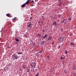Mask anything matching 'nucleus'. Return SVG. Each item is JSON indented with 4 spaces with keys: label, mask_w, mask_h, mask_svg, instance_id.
Returning <instances> with one entry per match:
<instances>
[{
    "label": "nucleus",
    "mask_w": 76,
    "mask_h": 76,
    "mask_svg": "<svg viewBox=\"0 0 76 76\" xmlns=\"http://www.w3.org/2000/svg\"><path fill=\"white\" fill-rule=\"evenodd\" d=\"M62 0H58V2H60V1H61Z\"/></svg>",
    "instance_id": "393cba45"
},
{
    "label": "nucleus",
    "mask_w": 76,
    "mask_h": 76,
    "mask_svg": "<svg viewBox=\"0 0 76 76\" xmlns=\"http://www.w3.org/2000/svg\"><path fill=\"white\" fill-rule=\"evenodd\" d=\"M31 66H32V67H33L34 66H33V65H32V64H31Z\"/></svg>",
    "instance_id": "7c9ffc66"
},
{
    "label": "nucleus",
    "mask_w": 76,
    "mask_h": 76,
    "mask_svg": "<svg viewBox=\"0 0 76 76\" xmlns=\"http://www.w3.org/2000/svg\"><path fill=\"white\" fill-rule=\"evenodd\" d=\"M38 35L39 36V37H41V35L40 34H38Z\"/></svg>",
    "instance_id": "dca6fc26"
},
{
    "label": "nucleus",
    "mask_w": 76,
    "mask_h": 76,
    "mask_svg": "<svg viewBox=\"0 0 76 76\" xmlns=\"http://www.w3.org/2000/svg\"><path fill=\"white\" fill-rule=\"evenodd\" d=\"M12 56H13V57H14V58L15 59H16V60H17V59H18V55L15 54H14Z\"/></svg>",
    "instance_id": "f03ea898"
},
{
    "label": "nucleus",
    "mask_w": 76,
    "mask_h": 76,
    "mask_svg": "<svg viewBox=\"0 0 76 76\" xmlns=\"http://www.w3.org/2000/svg\"><path fill=\"white\" fill-rule=\"evenodd\" d=\"M6 15L7 16H8V17H9L10 18V15L9 14H6Z\"/></svg>",
    "instance_id": "f8f14e48"
},
{
    "label": "nucleus",
    "mask_w": 76,
    "mask_h": 76,
    "mask_svg": "<svg viewBox=\"0 0 76 76\" xmlns=\"http://www.w3.org/2000/svg\"><path fill=\"white\" fill-rule=\"evenodd\" d=\"M19 55V54H23V53H22V52H21L20 53H17Z\"/></svg>",
    "instance_id": "9d476101"
},
{
    "label": "nucleus",
    "mask_w": 76,
    "mask_h": 76,
    "mask_svg": "<svg viewBox=\"0 0 76 76\" xmlns=\"http://www.w3.org/2000/svg\"><path fill=\"white\" fill-rule=\"evenodd\" d=\"M59 41L60 42H62L63 41V37H61Z\"/></svg>",
    "instance_id": "39448f33"
},
{
    "label": "nucleus",
    "mask_w": 76,
    "mask_h": 76,
    "mask_svg": "<svg viewBox=\"0 0 76 76\" xmlns=\"http://www.w3.org/2000/svg\"><path fill=\"white\" fill-rule=\"evenodd\" d=\"M27 72H29V70H28Z\"/></svg>",
    "instance_id": "c9c22d12"
},
{
    "label": "nucleus",
    "mask_w": 76,
    "mask_h": 76,
    "mask_svg": "<svg viewBox=\"0 0 76 76\" xmlns=\"http://www.w3.org/2000/svg\"><path fill=\"white\" fill-rule=\"evenodd\" d=\"M45 38H46V37H45H45H43V38H44V39H45Z\"/></svg>",
    "instance_id": "473e14b6"
},
{
    "label": "nucleus",
    "mask_w": 76,
    "mask_h": 76,
    "mask_svg": "<svg viewBox=\"0 0 76 76\" xmlns=\"http://www.w3.org/2000/svg\"><path fill=\"white\" fill-rule=\"evenodd\" d=\"M65 20V19L63 20V21H62V22L61 21V23H63V22H64V21Z\"/></svg>",
    "instance_id": "4be33fe9"
},
{
    "label": "nucleus",
    "mask_w": 76,
    "mask_h": 76,
    "mask_svg": "<svg viewBox=\"0 0 76 76\" xmlns=\"http://www.w3.org/2000/svg\"><path fill=\"white\" fill-rule=\"evenodd\" d=\"M61 47L60 46H58V49H59V48H60Z\"/></svg>",
    "instance_id": "b1692460"
},
{
    "label": "nucleus",
    "mask_w": 76,
    "mask_h": 76,
    "mask_svg": "<svg viewBox=\"0 0 76 76\" xmlns=\"http://www.w3.org/2000/svg\"><path fill=\"white\" fill-rule=\"evenodd\" d=\"M30 1H31V0H28L26 2V3L27 4H29V2H30Z\"/></svg>",
    "instance_id": "6e6552de"
},
{
    "label": "nucleus",
    "mask_w": 76,
    "mask_h": 76,
    "mask_svg": "<svg viewBox=\"0 0 76 76\" xmlns=\"http://www.w3.org/2000/svg\"><path fill=\"white\" fill-rule=\"evenodd\" d=\"M31 1L32 3H34V1H33V0Z\"/></svg>",
    "instance_id": "c85d7f7f"
},
{
    "label": "nucleus",
    "mask_w": 76,
    "mask_h": 76,
    "mask_svg": "<svg viewBox=\"0 0 76 76\" xmlns=\"http://www.w3.org/2000/svg\"><path fill=\"white\" fill-rule=\"evenodd\" d=\"M58 6H61L60 4H59L58 5Z\"/></svg>",
    "instance_id": "4c0bfd02"
},
{
    "label": "nucleus",
    "mask_w": 76,
    "mask_h": 76,
    "mask_svg": "<svg viewBox=\"0 0 76 76\" xmlns=\"http://www.w3.org/2000/svg\"><path fill=\"white\" fill-rule=\"evenodd\" d=\"M42 31L43 32V33H44V31H45V30L44 29H43L42 30Z\"/></svg>",
    "instance_id": "5701e85b"
},
{
    "label": "nucleus",
    "mask_w": 76,
    "mask_h": 76,
    "mask_svg": "<svg viewBox=\"0 0 76 76\" xmlns=\"http://www.w3.org/2000/svg\"><path fill=\"white\" fill-rule=\"evenodd\" d=\"M42 49H41V50L40 51L38 52L37 53V54H41V53H42Z\"/></svg>",
    "instance_id": "423d86ee"
},
{
    "label": "nucleus",
    "mask_w": 76,
    "mask_h": 76,
    "mask_svg": "<svg viewBox=\"0 0 76 76\" xmlns=\"http://www.w3.org/2000/svg\"><path fill=\"white\" fill-rule=\"evenodd\" d=\"M18 20L17 18H15L13 19L12 21H14V20H15H15Z\"/></svg>",
    "instance_id": "1a4fd4ad"
},
{
    "label": "nucleus",
    "mask_w": 76,
    "mask_h": 76,
    "mask_svg": "<svg viewBox=\"0 0 76 76\" xmlns=\"http://www.w3.org/2000/svg\"><path fill=\"white\" fill-rule=\"evenodd\" d=\"M39 76V74L38 73H37L36 74L35 76Z\"/></svg>",
    "instance_id": "a211bd4d"
},
{
    "label": "nucleus",
    "mask_w": 76,
    "mask_h": 76,
    "mask_svg": "<svg viewBox=\"0 0 76 76\" xmlns=\"http://www.w3.org/2000/svg\"><path fill=\"white\" fill-rule=\"evenodd\" d=\"M57 23H56V22L55 21H54L53 23V26H57Z\"/></svg>",
    "instance_id": "20e7f679"
},
{
    "label": "nucleus",
    "mask_w": 76,
    "mask_h": 76,
    "mask_svg": "<svg viewBox=\"0 0 76 76\" xmlns=\"http://www.w3.org/2000/svg\"><path fill=\"white\" fill-rule=\"evenodd\" d=\"M24 37H28V36H27V35H26V34H24Z\"/></svg>",
    "instance_id": "6ab92c4d"
},
{
    "label": "nucleus",
    "mask_w": 76,
    "mask_h": 76,
    "mask_svg": "<svg viewBox=\"0 0 76 76\" xmlns=\"http://www.w3.org/2000/svg\"><path fill=\"white\" fill-rule=\"evenodd\" d=\"M65 20H67V19H66Z\"/></svg>",
    "instance_id": "58836bf2"
},
{
    "label": "nucleus",
    "mask_w": 76,
    "mask_h": 76,
    "mask_svg": "<svg viewBox=\"0 0 76 76\" xmlns=\"http://www.w3.org/2000/svg\"><path fill=\"white\" fill-rule=\"evenodd\" d=\"M42 22L43 23H44V21H42Z\"/></svg>",
    "instance_id": "f704fd0d"
},
{
    "label": "nucleus",
    "mask_w": 76,
    "mask_h": 76,
    "mask_svg": "<svg viewBox=\"0 0 76 76\" xmlns=\"http://www.w3.org/2000/svg\"><path fill=\"white\" fill-rule=\"evenodd\" d=\"M23 69H25V66L23 67Z\"/></svg>",
    "instance_id": "a878e982"
},
{
    "label": "nucleus",
    "mask_w": 76,
    "mask_h": 76,
    "mask_svg": "<svg viewBox=\"0 0 76 76\" xmlns=\"http://www.w3.org/2000/svg\"><path fill=\"white\" fill-rule=\"evenodd\" d=\"M61 59V60H63V59H64V57H62V56H61V57H60Z\"/></svg>",
    "instance_id": "9b49d317"
},
{
    "label": "nucleus",
    "mask_w": 76,
    "mask_h": 76,
    "mask_svg": "<svg viewBox=\"0 0 76 76\" xmlns=\"http://www.w3.org/2000/svg\"><path fill=\"white\" fill-rule=\"evenodd\" d=\"M45 43V42L44 41H43L41 42V45H44Z\"/></svg>",
    "instance_id": "0eeeda50"
},
{
    "label": "nucleus",
    "mask_w": 76,
    "mask_h": 76,
    "mask_svg": "<svg viewBox=\"0 0 76 76\" xmlns=\"http://www.w3.org/2000/svg\"><path fill=\"white\" fill-rule=\"evenodd\" d=\"M69 20H71V18H69Z\"/></svg>",
    "instance_id": "cd10ccee"
},
{
    "label": "nucleus",
    "mask_w": 76,
    "mask_h": 76,
    "mask_svg": "<svg viewBox=\"0 0 76 76\" xmlns=\"http://www.w3.org/2000/svg\"><path fill=\"white\" fill-rule=\"evenodd\" d=\"M32 17H31L30 18V19H32Z\"/></svg>",
    "instance_id": "bb28decb"
},
{
    "label": "nucleus",
    "mask_w": 76,
    "mask_h": 76,
    "mask_svg": "<svg viewBox=\"0 0 76 76\" xmlns=\"http://www.w3.org/2000/svg\"><path fill=\"white\" fill-rule=\"evenodd\" d=\"M65 53L66 54H67V53H68V52H67V50H65Z\"/></svg>",
    "instance_id": "ddd939ff"
},
{
    "label": "nucleus",
    "mask_w": 76,
    "mask_h": 76,
    "mask_svg": "<svg viewBox=\"0 0 76 76\" xmlns=\"http://www.w3.org/2000/svg\"><path fill=\"white\" fill-rule=\"evenodd\" d=\"M51 37H49V38H48V40H49V41L50 40H51Z\"/></svg>",
    "instance_id": "aec40b11"
},
{
    "label": "nucleus",
    "mask_w": 76,
    "mask_h": 76,
    "mask_svg": "<svg viewBox=\"0 0 76 76\" xmlns=\"http://www.w3.org/2000/svg\"><path fill=\"white\" fill-rule=\"evenodd\" d=\"M34 64V66H36V64H35V62H34V63H33V64Z\"/></svg>",
    "instance_id": "412c9836"
},
{
    "label": "nucleus",
    "mask_w": 76,
    "mask_h": 76,
    "mask_svg": "<svg viewBox=\"0 0 76 76\" xmlns=\"http://www.w3.org/2000/svg\"><path fill=\"white\" fill-rule=\"evenodd\" d=\"M38 55H39H39H40V54H39Z\"/></svg>",
    "instance_id": "ea45409f"
},
{
    "label": "nucleus",
    "mask_w": 76,
    "mask_h": 76,
    "mask_svg": "<svg viewBox=\"0 0 76 76\" xmlns=\"http://www.w3.org/2000/svg\"><path fill=\"white\" fill-rule=\"evenodd\" d=\"M59 17H60V16H59Z\"/></svg>",
    "instance_id": "a19ab883"
},
{
    "label": "nucleus",
    "mask_w": 76,
    "mask_h": 76,
    "mask_svg": "<svg viewBox=\"0 0 76 76\" xmlns=\"http://www.w3.org/2000/svg\"><path fill=\"white\" fill-rule=\"evenodd\" d=\"M45 37H47V35H45Z\"/></svg>",
    "instance_id": "c756f323"
},
{
    "label": "nucleus",
    "mask_w": 76,
    "mask_h": 76,
    "mask_svg": "<svg viewBox=\"0 0 76 76\" xmlns=\"http://www.w3.org/2000/svg\"><path fill=\"white\" fill-rule=\"evenodd\" d=\"M60 4H61V2H60Z\"/></svg>",
    "instance_id": "e433bc0d"
},
{
    "label": "nucleus",
    "mask_w": 76,
    "mask_h": 76,
    "mask_svg": "<svg viewBox=\"0 0 76 76\" xmlns=\"http://www.w3.org/2000/svg\"><path fill=\"white\" fill-rule=\"evenodd\" d=\"M15 41H17V42H19V39H15Z\"/></svg>",
    "instance_id": "2eb2a0df"
},
{
    "label": "nucleus",
    "mask_w": 76,
    "mask_h": 76,
    "mask_svg": "<svg viewBox=\"0 0 76 76\" xmlns=\"http://www.w3.org/2000/svg\"><path fill=\"white\" fill-rule=\"evenodd\" d=\"M47 59L48 60H50V57L48 56L47 57Z\"/></svg>",
    "instance_id": "4468645a"
},
{
    "label": "nucleus",
    "mask_w": 76,
    "mask_h": 76,
    "mask_svg": "<svg viewBox=\"0 0 76 76\" xmlns=\"http://www.w3.org/2000/svg\"><path fill=\"white\" fill-rule=\"evenodd\" d=\"M27 24V26L28 29H31L32 28V26H33V24H32L31 22H29Z\"/></svg>",
    "instance_id": "f257e3e1"
},
{
    "label": "nucleus",
    "mask_w": 76,
    "mask_h": 76,
    "mask_svg": "<svg viewBox=\"0 0 76 76\" xmlns=\"http://www.w3.org/2000/svg\"><path fill=\"white\" fill-rule=\"evenodd\" d=\"M7 47L8 48H10V47L9 46H8Z\"/></svg>",
    "instance_id": "2f4dec72"
},
{
    "label": "nucleus",
    "mask_w": 76,
    "mask_h": 76,
    "mask_svg": "<svg viewBox=\"0 0 76 76\" xmlns=\"http://www.w3.org/2000/svg\"><path fill=\"white\" fill-rule=\"evenodd\" d=\"M71 45H74V43H73V42H71Z\"/></svg>",
    "instance_id": "f3484780"
},
{
    "label": "nucleus",
    "mask_w": 76,
    "mask_h": 76,
    "mask_svg": "<svg viewBox=\"0 0 76 76\" xmlns=\"http://www.w3.org/2000/svg\"><path fill=\"white\" fill-rule=\"evenodd\" d=\"M30 6H34V5H30Z\"/></svg>",
    "instance_id": "72a5a7b5"
},
{
    "label": "nucleus",
    "mask_w": 76,
    "mask_h": 76,
    "mask_svg": "<svg viewBox=\"0 0 76 76\" xmlns=\"http://www.w3.org/2000/svg\"><path fill=\"white\" fill-rule=\"evenodd\" d=\"M28 4L26 2L25 3L23 4V5H22L21 7H25V6H26V4Z\"/></svg>",
    "instance_id": "7ed1b4c3"
}]
</instances>
